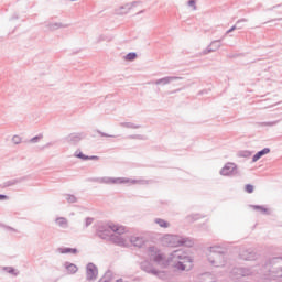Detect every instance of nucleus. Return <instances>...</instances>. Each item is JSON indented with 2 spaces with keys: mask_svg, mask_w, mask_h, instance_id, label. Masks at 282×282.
I'll use <instances>...</instances> for the list:
<instances>
[{
  "mask_svg": "<svg viewBox=\"0 0 282 282\" xmlns=\"http://www.w3.org/2000/svg\"><path fill=\"white\" fill-rule=\"evenodd\" d=\"M127 231V227L120 225H113L112 223H102L99 221L95 225V235L102 239L104 241H109L111 237V232H116L117 235H124Z\"/></svg>",
  "mask_w": 282,
  "mask_h": 282,
  "instance_id": "1",
  "label": "nucleus"
},
{
  "mask_svg": "<svg viewBox=\"0 0 282 282\" xmlns=\"http://www.w3.org/2000/svg\"><path fill=\"white\" fill-rule=\"evenodd\" d=\"M163 243L171 248H180L182 246H185V248H193V246H195V240L188 237L167 234L163 237Z\"/></svg>",
  "mask_w": 282,
  "mask_h": 282,
  "instance_id": "2",
  "label": "nucleus"
},
{
  "mask_svg": "<svg viewBox=\"0 0 282 282\" xmlns=\"http://www.w3.org/2000/svg\"><path fill=\"white\" fill-rule=\"evenodd\" d=\"M282 257H274L270 258L264 263V270L268 272L265 276H269V279H273V281H276V279H281L282 276ZM278 265V267H274Z\"/></svg>",
  "mask_w": 282,
  "mask_h": 282,
  "instance_id": "3",
  "label": "nucleus"
},
{
  "mask_svg": "<svg viewBox=\"0 0 282 282\" xmlns=\"http://www.w3.org/2000/svg\"><path fill=\"white\" fill-rule=\"evenodd\" d=\"M220 247H209L207 253V261L214 268H224L226 265V253L219 251Z\"/></svg>",
  "mask_w": 282,
  "mask_h": 282,
  "instance_id": "4",
  "label": "nucleus"
},
{
  "mask_svg": "<svg viewBox=\"0 0 282 282\" xmlns=\"http://www.w3.org/2000/svg\"><path fill=\"white\" fill-rule=\"evenodd\" d=\"M89 182H97V184H129L130 180L127 177H109V176H104V177H95V178H89Z\"/></svg>",
  "mask_w": 282,
  "mask_h": 282,
  "instance_id": "5",
  "label": "nucleus"
},
{
  "mask_svg": "<svg viewBox=\"0 0 282 282\" xmlns=\"http://www.w3.org/2000/svg\"><path fill=\"white\" fill-rule=\"evenodd\" d=\"M167 261H181L182 263H193V258H191L183 250H175L170 254Z\"/></svg>",
  "mask_w": 282,
  "mask_h": 282,
  "instance_id": "6",
  "label": "nucleus"
},
{
  "mask_svg": "<svg viewBox=\"0 0 282 282\" xmlns=\"http://www.w3.org/2000/svg\"><path fill=\"white\" fill-rule=\"evenodd\" d=\"M98 279V267L93 262L86 265V281H96Z\"/></svg>",
  "mask_w": 282,
  "mask_h": 282,
  "instance_id": "7",
  "label": "nucleus"
},
{
  "mask_svg": "<svg viewBox=\"0 0 282 282\" xmlns=\"http://www.w3.org/2000/svg\"><path fill=\"white\" fill-rule=\"evenodd\" d=\"M252 274V269L243 268V267H236L231 270V276L234 279H241L243 276H250Z\"/></svg>",
  "mask_w": 282,
  "mask_h": 282,
  "instance_id": "8",
  "label": "nucleus"
},
{
  "mask_svg": "<svg viewBox=\"0 0 282 282\" xmlns=\"http://www.w3.org/2000/svg\"><path fill=\"white\" fill-rule=\"evenodd\" d=\"M122 234H111L108 241L111 243H115V246H120V248H129V242H127V239L122 238Z\"/></svg>",
  "mask_w": 282,
  "mask_h": 282,
  "instance_id": "9",
  "label": "nucleus"
},
{
  "mask_svg": "<svg viewBox=\"0 0 282 282\" xmlns=\"http://www.w3.org/2000/svg\"><path fill=\"white\" fill-rule=\"evenodd\" d=\"M237 164L235 163H227L221 170L220 175L224 176H230V175H237Z\"/></svg>",
  "mask_w": 282,
  "mask_h": 282,
  "instance_id": "10",
  "label": "nucleus"
},
{
  "mask_svg": "<svg viewBox=\"0 0 282 282\" xmlns=\"http://www.w3.org/2000/svg\"><path fill=\"white\" fill-rule=\"evenodd\" d=\"M141 270H143V272H147L148 274H153L154 276H158V274H160V271L155 270L153 268V264H151V262L147 260L141 262Z\"/></svg>",
  "mask_w": 282,
  "mask_h": 282,
  "instance_id": "11",
  "label": "nucleus"
},
{
  "mask_svg": "<svg viewBox=\"0 0 282 282\" xmlns=\"http://www.w3.org/2000/svg\"><path fill=\"white\" fill-rule=\"evenodd\" d=\"M221 40H215L213 41L207 47L206 50L203 51V54H210L212 52H217V50H219V47H221Z\"/></svg>",
  "mask_w": 282,
  "mask_h": 282,
  "instance_id": "12",
  "label": "nucleus"
},
{
  "mask_svg": "<svg viewBox=\"0 0 282 282\" xmlns=\"http://www.w3.org/2000/svg\"><path fill=\"white\" fill-rule=\"evenodd\" d=\"M65 140L68 144L76 145L80 140H83V133H70L65 138Z\"/></svg>",
  "mask_w": 282,
  "mask_h": 282,
  "instance_id": "13",
  "label": "nucleus"
},
{
  "mask_svg": "<svg viewBox=\"0 0 282 282\" xmlns=\"http://www.w3.org/2000/svg\"><path fill=\"white\" fill-rule=\"evenodd\" d=\"M240 258L243 259V261H254V259H257V253L252 251V249H247L241 251Z\"/></svg>",
  "mask_w": 282,
  "mask_h": 282,
  "instance_id": "14",
  "label": "nucleus"
},
{
  "mask_svg": "<svg viewBox=\"0 0 282 282\" xmlns=\"http://www.w3.org/2000/svg\"><path fill=\"white\" fill-rule=\"evenodd\" d=\"M173 80H182V77L177 76H167L160 79H156L154 82V85H170V83H173Z\"/></svg>",
  "mask_w": 282,
  "mask_h": 282,
  "instance_id": "15",
  "label": "nucleus"
},
{
  "mask_svg": "<svg viewBox=\"0 0 282 282\" xmlns=\"http://www.w3.org/2000/svg\"><path fill=\"white\" fill-rule=\"evenodd\" d=\"M240 23H248V19L242 18L238 20L235 25H232L229 30L226 31L225 36H227V34H230L231 32H235V30H242L243 26H239Z\"/></svg>",
  "mask_w": 282,
  "mask_h": 282,
  "instance_id": "16",
  "label": "nucleus"
},
{
  "mask_svg": "<svg viewBox=\"0 0 282 282\" xmlns=\"http://www.w3.org/2000/svg\"><path fill=\"white\" fill-rule=\"evenodd\" d=\"M130 242L135 248H142V246H144V238L139 236H132L130 237Z\"/></svg>",
  "mask_w": 282,
  "mask_h": 282,
  "instance_id": "17",
  "label": "nucleus"
},
{
  "mask_svg": "<svg viewBox=\"0 0 282 282\" xmlns=\"http://www.w3.org/2000/svg\"><path fill=\"white\" fill-rule=\"evenodd\" d=\"M268 153H270V148H263L252 156V162H259V160H261L263 155H268Z\"/></svg>",
  "mask_w": 282,
  "mask_h": 282,
  "instance_id": "18",
  "label": "nucleus"
},
{
  "mask_svg": "<svg viewBox=\"0 0 282 282\" xmlns=\"http://www.w3.org/2000/svg\"><path fill=\"white\" fill-rule=\"evenodd\" d=\"M55 224H56L59 228H64V229L69 228V220H67V218H65V217H57V218L55 219Z\"/></svg>",
  "mask_w": 282,
  "mask_h": 282,
  "instance_id": "19",
  "label": "nucleus"
},
{
  "mask_svg": "<svg viewBox=\"0 0 282 282\" xmlns=\"http://www.w3.org/2000/svg\"><path fill=\"white\" fill-rule=\"evenodd\" d=\"M64 268L67 271V274H76V272H78V267L72 262H65Z\"/></svg>",
  "mask_w": 282,
  "mask_h": 282,
  "instance_id": "20",
  "label": "nucleus"
},
{
  "mask_svg": "<svg viewBox=\"0 0 282 282\" xmlns=\"http://www.w3.org/2000/svg\"><path fill=\"white\" fill-rule=\"evenodd\" d=\"M46 28H48V30H50L51 32H54V31H56V30H61V28H69V24H63V23H61V22H55V23H48V24L46 25Z\"/></svg>",
  "mask_w": 282,
  "mask_h": 282,
  "instance_id": "21",
  "label": "nucleus"
},
{
  "mask_svg": "<svg viewBox=\"0 0 282 282\" xmlns=\"http://www.w3.org/2000/svg\"><path fill=\"white\" fill-rule=\"evenodd\" d=\"M21 182H25V177L13 178L11 181H7L3 183V188H8L10 186H17V184H21Z\"/></svg>",
  "mask_w": 282,
  "mask_h": 282,
  "instance_id": "22",
  "label": "nucleus"
},
{
  "mask_svg": "<svg viewBox=\"0 0 282 282\" xmlns=\"http://www.w3.org/2000/svg\"><path fill=\"white\" fill-rule=\"evenodd\" d=\"M57 251L61 254H78V249L76 248H69V247H64V248H58Z\"/></svg>",
  "mask_w": 282,
  "mask_h": 282,
  "instance_id": "23",
  "label": "nucleus"
},
{
  "mask_svg": "<svg viewBox=\"0 0 282 282\" xmlns=\"http://www.w3.org/2000/svg\"><path fill=\"white\" fill-rule=\"evenodd\" d=\"M154 224H158V226H160V228H170L171 227V223H169L162 218H155Z\"/></svg>",
  "mask_w": 282,
  "mask_h": 282,
  "instance_id": "24",
  "label": "nucleus"
},
{
  "mask_svg": "<svg viewBox=\"0 0 282 282\" xmlns=\"http://www.w3.org/2000/svg\"><path fill=\"white\" fill-rule=\"evenodd\" d=\"M140 1H133L131 4H126L124 7H121L120 10H127L124 12H119V14H127L131 8H135V6H139Z\"/></svg>",
  "mask_w": 282,
  "mask_h": 282,
  "instance_id": "25",
  "label": "nucleus"
},
{
  "mask_svg": "<svg viewBox=\"0 0 282 282\" xmlns=\"http://www.w3.org/2000/svg\"><path fill=\"white\" fill-rule=\"evenodd\" d=\"M169 263H175L174 268H176V270H181L182 272H184V270H186V265L184 264V262H182L181 260L177 261H167Z\"/></svg>",
  "mask_w": 282,
  "mask_h": 282,
  "instance_id": "26",
  "label": "nucleus"
},
{
  "mask_svg": "<svg viewBox=\"0 0 282 282\" xmlns=\"http://www.w3.org/2000/svg\"><path fill=\"white\" fill-rule=\"evenodd\" d=\"M120 127H123L124 129H140L141 126L133 122H121Z\"/></svg>",
  "mask_w": 282,
  "mask_h": 282,
  "instance_id": "27",
  "label": "nucleus"
},
{
  "mask_svg": "<svg viewBox=\"0 0 282 282\" xmlns=\"http://www.w3.org/2000/svg\"><path fill=\"white\" fill-rule=\"evenodd\" d=\"M4 272H8V274H12L13 276H19V271L14 269L13 267H3L2 269Z\"/></svg>",
  "mask_w": 282,
  "mask_h": 282,
  "instance_id": "28",
  "label": "nucleus"
},
{
  "mask_svg": "<svg viewBox=\"0 0 282 282\" xmlns=\"http://www.w3.org/2000/svg\"><path fill=\"white\" fill-rule=\"evenodd\" d=\"M251 208H253V210H259L262 215H268V208L261 205H251Z\"/></svg>",
  "mask_w": 282,
  "mask_h": 282,
  "instance_id": "29",
  "label": "nucleus"
},
{
  "mask_svg": "<svg viewBox=\"0 0 282 282\" xmlns=\"http://www.w3.org/2000/svg\"><path fill=\"white\" fill-rule=\"evenodd\" d=\"M126 61H135L138 58V53L130 52L124 56Z\"/></svg>",
  "mask_w": 282,
  "mask_h": 282,
  "instance_id": "30",
  "label": "nucleus"
},
{
  "mask_svg": "<svg viewBox=\"0 0 282 282\" xmlns=\"http://www.w3.org/2000/svg\"><path fill=\"white\" fill-rule=\"evenodd\" d=\"M75 158H78L79 160H84V161L89 160V155L84 154L83 152H78V151L75 152Z\"/></svg>",
  "mask_w": 282,
  "mask_h": 282,
  "instance_id": "31",
  "label": "nucleus"
},
{
  "mask_svg": "<svg viewBox=\"0 0 282 282\" xmlns=\"http://www.w3.org/2000/svg\"><path fill=\"white\" fill-rule=\"evenodd\" d=\"M278 122H279V120H276V121H269V122H260L259 126L260 127H276Z\"/></svg>",
  "mask_w": 282,
  "mask_h": 282,
  "instance_id": "32",
  "label": "nucleus"
},
{
  "mask_svg": "<svg viewBox=\"0 0 282 282\" xmlns=\"http://www.w3.org/2000/svg\"><path fill=\"white\" fill-rule=\"evenodd\" d=\"M66 200L68 202V204H76V202H78V198H76L72 194H68V195H66Z\"/></svg>",
  "mask_w": 282,
  "mask_h": 282,
  "instance_id": "33",
  "label": "nucleus"
},
{
  "mask_svg": "<svg viewBox=\"0 0 282 282\" xmlns=\"http://www.w3.org/2000/svg\"><path fill=\"white\" fill-rule=\"evenodd\" d=\"M40 140H43V134H39L30 139L31 144H36Z\"/></svg>",
  "mask_w": 282,
  "mask_h": 282,
  "instance_id": "34",
  "label": "nucleus"
},
{
  "mask_svg": "<svg viewBox=\"0 0 282 282\" xmlns=\"http://www.w3.org/2000/svg\"><path fill=\"white\" fill-rule=\"evenodd\" d=\"M164 254H162V253H158L155 257H154V262L155 263H162V261H164Z\"/></svg>",
  "mask_w": 282,
  "mask_h": 282,
  "instance_id": "35",
  "label": "nucleus"
},
{
  "mask_svg": "<svg viewBox=\"0 0 282 282\" xmlns=\"http://www.w3.org/2000/svg\"><path fill=\"white\" fill-rule=\"evenodd\" d=\"M104 279L106 280V281H111V279H113V272H111V271H107L106 273H105V275H104Z\"/></svg>",
  "mask_w": 282,
  "mask_h": 282,
  "instance_id": "36",
  "label": "nucleus"
},
{
  "mask_svg": "<svg viewBox=\"0 0 282 282\" xmlns=\"http://www.w3.org/2000/svg\"><path fill=\"white\" fill-rule=\"evenodd\" d=\"M94 224V218L93 217H86L85 218V228H89Z\"/></svg>",
  "mask_w": 282,
  "mask_h": 282,
  "instance_id": "37",
  "label": "nucleus"
},
{
  "mask_svg": "<svg viewBox=\"0 0 282 282\" xmlns=\"http://www.w3.org/2000/svg\"><path fill=\"white\" fill-rule=\"evenodd\" d=\"M245 191H246V193H254V185H252V184H247V185L245 186Z\"/></svg>",
  "mask_w": 282,
  "mask_h": 282,
  "instance_id": "38",
  "label": "nucleus"
},
{
  "mask_svg": "<svg viewBox=\"0 0 282 282\" xmlns=\"http://www.w3.org/2000/svg\"><path fill=\"white\" fill-rule=\"evenodd\" d=\"M97 133L101 137V138H116V135L113 134H107L100 130H97Z\"/></svg>",
  "mask_w": 282,
  "mask_h": 282,
  "instance_id": "39",
  "label": "nucleus"
},
{
  "mask_svg": "<svg viewBox=\"0 0 282 282\" xmlns=\"http://www.w3.org/2000/svg\"><path fill=\"white\" fill-rule=\"evenodd\" d=\"M129 138L130 140H144V137H142V134H132Z\"/></svg>",
  "mask_w": 282,
  "mask_h": 282,
  "instance_id": "40",
  "label": "nucleus"
},
{
  "mask_svg": "<svg viewBox=\"0 0 282 282\" xmlns=\"http://www.w3.org/2000/svg\"><path fill=\"white\" fill-rule=\"evenodd\" d=\"M240 158H250L252 155V152L250 151H242L239 153Z\"/></svg>",
  "mask_w": 282,
  "mask_h": 282,
  "instance_id": "41",
  "label": "nucleus"
},
{
  "mask_svg": "<svg viewBox=\"0 0 282 282\" xmlns=\"http://www.w3.org/2000/svg\"><path fill=\"white\" fill-rule=\"evenodd\" d=\"M12 142H13V144H21V137H19V135H13Z\"/></svg>",
  "mask_w": 282,
  "mask_h": 282,
  "instance_id": "42",
  "label": "nucleus"
},
{
  "mask_svg": "<svg viewBox=\"0 0 282 282\" xmlns=\"http://www.w3.org/2000/svg\"><path fill=\"white\" fill-rule=\"evenodd\" d=\"M187 6H189V8H193V10H197V6L195 4V0H189L187 2Z\"/></svg>",
  "mask_w": 282,
  "mask_h": 282,
  "instance_id": "43",
  "label": "nucleus"
},
{
  "mask_svg": "<svg viewBox=\"0 0 282 282\" xmlns=\"http://www.w3.org/2000/svg\"><path fill=\"white\" fill-rule=\"evenodd\" d=\"M6 199H9L8 195L0 194V202H6Z\"/></svg>",
  "mask_w": 282,
  "mask_h": 282,
  "instance_id": "44",
  "label": "nucleus"
},
{
  "mask_svg": "<svg viewBox=\"0 0 282 282\" xmlns=\"http://www.w3.org/2000/svg\"><path fill=\"white\" fill-rule=\"evenodd\" d=\"M88 160H100L98 155H90L88 156Z\"/></svg>",
  "mask_w": 282,
  "mask_h": 282,
  "instance_id": "45",
  "label": "nucleus"
},
{
  "mask_svg": "<svg viewBox=\"0 0 282 282\" xmlns=\"http://www.w3.org/2000/svg\"><path fill=\"white\" fill-rule=\"evenodd\" d=\"M276 8H281V4H275V6L271 7L269 10H270V11L276 10Z\"/></svg>",
  "mask_w": 282,
  "mask_h": 282,
  "instance_id": "46",
  "label": "nucleus"
},
{
  "mask_svg": "<svg viewBox=\"0 0 282 282\" xmlns=\"http://www.w3.org/2000/svg\"><path fill=\"white\" fill-rule=\"evenodd\" d=\"M52 142H48V143H46L44 147H43V149H47V148H50V147H52Z\"/></svg>",
  "mask_w": 282,
  "mask_h": 282,
  "instance_id": "47",
  "label": "nucleus"
},
{
  "mask_svg": "<svg viewBox=\"0 0 282 282\" xmlns=\"http://www.w3.org/2000/svg\"><path fill=\"white\" fill-rule=\"evenodd\" d=\"M7 230H11L12 232H17V229H14L12 227H7Z\"/></svg>",
  "mask_w": 282,
  "mask_h": 282,
  "instance_id": "48",
  "label": "nucleus"
},
{
  "mask_svg": "<svg viewBox=\"0 0 282 282\" xmlns=\"http://www.w3.org/2000/svg\"><path fill=\"white\" fill-rule=\"evenodd\" d=\"M14 19H19V15L17 14L12 15L11 21H14Z\"/></svg>",
  "mask_w": 282,
  "mask_h": 282,
  "instance_id": "49",
  "label": "nucleus"
},
{
  "mask_svg": "<svg viewBox=\"0 0 282 282\" xmlns=\"http://www.w3.org/2000/svg\"><path fill=\"white\" fill-rule=\"evenodd\" d=\"M131 183L132 184H138V181L137 180H132Z\"/></svg>",
  "mask_w": 282,
  "mask_h": 282,
  "instance_id": "50",
  "label": "nucleus"
},
{
  "mask_svg": "<svg viewBox=\"0 0 282 282\" xmlns=\"http://www.w3.org/2000/svg\"><path fill=\"white\" fill-rule=\"evenodd\" d=\"M142 13H144V10L139 11L137 14H142Z\"/></svg>",
  "mask_w": 282,
  "mask_h": 282,
  "instance_id": "51",
  "label": "nucleus"
},
{
  "mask_svg": "<svg viewBox=\"0 0 282 282\" xmlns=\"http://www.w3.org/2000/svg\"><path fill=\"white\" fill-rule=\"evenodd\" d=\"M117 282H123L122 279H118Z\"/></svg>",
  "mask_w": 282,
  "mask_h": 282,
  "instance_id": "52",
  "label": "nucleus"
},
{
  "mask_svg": "<svg viewBox=\"0 0 282 282\" xmlns=\"http://www.w3.org/2000/svg\"><path fill=\"white\" fill-rule=\"evenodd\" d=\"M276 21H282V18L276 19Z\"/></svg>",
  "mask_w": 282,
  "mask_h": 282,
  "instance_id": "53",
  "label": "nucleus"
},
{
  "mask_svg": "<svg viewBox=\"0 0 282 282\" xmlns=\"http://www.w3.org/2000/svg\"><path fill=\"white\" fill-rule=\"evenodd\" d=\"M238 28H241V24H238Z\"/></svg>",
  "mask_w": 282,
  "mask_h": 282,
  "instance_id": "54",
  "label": "nucleus"
},
{
  "mask_svg": "<svg viewBox=\"0 0 282 282\" xmlns=\"http://www.w3.org/2000/svg\"><path fill=\"white\" fill-rule=\"evenodd\" d=\"M70 1H77V0H70Z\"/></svg>",
  "mask_w": 282,
  "mask_h": 282,
  "instance_id": "55",
  "label": "nucleus"
}]
</instances>
